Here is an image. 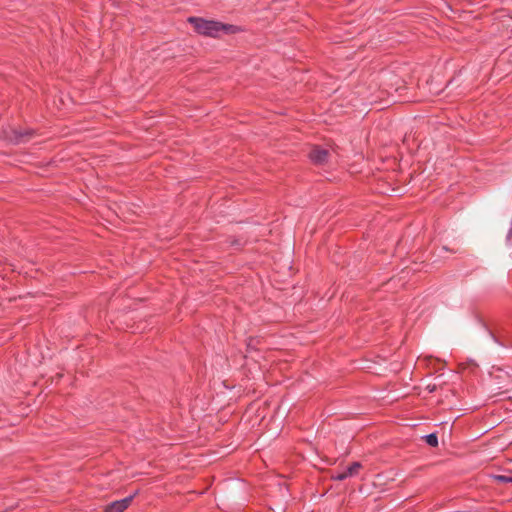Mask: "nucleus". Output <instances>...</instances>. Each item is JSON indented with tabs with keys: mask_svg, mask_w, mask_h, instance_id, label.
Returning <instances> with one entry per match:
<instances>
[{
	"mask_svg": "<svg viewBox=\"0 0 512 512\" xmlns=\"http://www.w3.org/2000/svg\"><path fill=\"white\" fill-rule=\"evenodd\" d=\"M362 463L361 462H358V461H355V462H352L346 469V473L348 475V477H354L356 475H358L360 469L362 468Z\"/></svg>",
	"mask_w": 512,
	"mask_h": 512,
	"instance_id": "6",
	"label": "nucleus"
},
{
	"mask_svg": "<svg viewBox=\"0 0 512 512\" xmlns=\"http://www.w3.org/2000/svg\"><path fill=\"white\" fill-rule=\"evenodd\" d=\"M133 496H127L106 505L102 512H124L132 503Z\"/></svg>",
	"mask_w": 512,
	"mask_h": 512,
	"instance_id": "4",
	"label": "nucleus"
},
{
	"mask_svg": "<svg viewBox=\"0 0 512 512\" xmlns=\"http://www.w3.org/2000/svg\"><path fill=\"white\" fill-rule=\"evenodd\" d=\"M489 333L490 335L493 337V339L495 340V342L499 343L500 345L504 346V342L502 340H500L499 337H497L493 331L489 330Z\"/></svg>",
	"mask_w": 512,
	"mask_h": 512,
	"instance_id": "11",
	"label": "nucleus"
},
{
	"mask_svg": "<svg viewBox=\"0 0 512 512\" xmlns=\"http://www.w3.org/2000/svg\"><path fill=\"white\" fill-rule=\"evenodd\" d=\"M423 439L430 447L435 448L438 446V435L436 432L425 435Z\"/></svg>",
	"mask_w": 512,
	"mask_h": 512,
	"instance_id": "7",
	"label": "nucleus"
},
{
	"mask_svg": "<svg viewBox=\"0 0 512 512\" xmlns=\"http://www.w3.org/2000/svg\"><path fill=\"white\" fill-rule=\"evenodd\" d=\"M329 151L321 148L320 146H314L308 154L309 159L315 165H323L328 162Z\"/></svg>",
	"mask_w": 512,
	"mask_h": 512,
	"instance_id": "3",
	"label": "nucleus"
},
{
	"mask_svg": "<svg viewBox=\"0 0 512 512\" xmlns=\"http://www.w3.org/2000/svg\"><path fill=\"white\" fill-rule=\"evenodd\" d=\"M187 21L197 34L205 37L219 38L221 33L233 35L245 31L241 26L223 23L218 20H208L203 17L191 16Z\"/></svg>",
	"mask_w": 512,
	"mask_h": 512,
	"instance_id": "1",
	"label": "nucleus"
},
{
	"mask_svg": "<svg viewBox=\"0 0 512 512\" xmlns=\"http://www.w3.org/2000/svg\"><path fill=\"white\" fill-rule=\"evenodd\" d=\"M331 478L335 481H344L345 479L348 478V475H347L346 471L344 470L343 472L332 475Z\"/></svg>",
	"mask_w": 512,
	"mask_h": 512,
	"instance_id": "9",
	"label": "nucleus"
},
{
	"mask_svg": "<svg viewBox=\"0 0 512 512\" xmlns=\"http://www.w3.org/2000/svg\"><path fill=\"white\" fill-rule=\"evenodd\" d=\"M35 135V130H18L11 127L0 128V139L11 145H19L28 142Z\"/></svg>",
	"mask_w": 512,
	"mask_h": 512,
	"instance_id": "2",
	"label": "nucleus"
},
{
	"mask_svg": "<svg viewBox=\"0 0 512 512\" xmlns=\"http://www.w3.org/2000/svg\"><path fill=\"white\" fill-rule=\"evenodd\" d=\"M228 243L233 247L242 246L241 240L236 237H229Z\"/></svg>",
	"mask_w": 512,
	"mask_h": 512,
	"instance_id": "10",
	"label": "nucleus"
},
{
	"mask_svg": "<svg viewBox=\"0 0 512 512\" xmlns=\"http://www.w3.org/2000/svg\"><path fill=\"white\" fill-rule=\"evenodd\" d=\"M493 478L495 479L496 482L501 483V484L512 483V472H510L509 475H503V474L494 475Z\"/></svg>",
	"mask_w": 512,
	"mask_h": 512,
	"instance_id": "8",
	"label": "nucleus"
},
{
	"mask_svg": "<svg viewBox=\"0 0 512 512\" xmlns=\"http://www.w3.org/2000/svg\"><path fill=\"white\" fill-rule=\"evenodd\" d=\"M263 338L259 336H250L247 339L246 351H259V345L262 344Z\"/></svg>",
	"mask_w": 512,
	"mask_h": 512,
	"instance_id": "5",
	"label": "nucleus"
},
{
	"mask_svg": "<svg viewBox=\"0 0 512 512\" xmlns=\"http://www.w3.org/2000/svg\"><path fill=\"white\" fill-rule=\"evenodd\" d=\"M139 494V490L137 489L135 492H133V494H131L130 496H133V499Z\"/></svg>",
	"mask_w": 512,
	"mask_h": 512,
	"instance_id": "14",
	"label": "nucleus"
},
{
	"mask_svg": "<svg viewBox=\"0 0 512 512\" xmlns=\"http://www.w3.org/2000/svg\"><path fill=\"white\" fill-rule=\"evenodd\" d=\"M426 389L430 392V393H433L434 391H436L437 387L436 385H428L426 387Z\"/></svg>",
	"mask_w": 512,
	"mask_h": 512,
	"instance_id": "13",
	"label": "nucleus"
},
{
	"mask_svg": "<svg viewBox=\"0 0 512 512\" xmlns=\"http://www.w3.org/2000/svg\"><path fill=\"white\" fill-rule=\"evenodd\" d=\"M511 238H512V221H511V225H510V228H509L507 236H506L507 241H510Z\"/></svg>",
	"mask_w": 512,
	"mask_h": 512,
	"instance_id": "12",
	"label": "nucleus"
}]
</instances>
